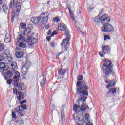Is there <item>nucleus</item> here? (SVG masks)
<instances>
[{"instance_id":"1","label":"nucleus","mask_w":125,"mask_h":125,"mask_svg":"<svg viewBox=\"0 0 125 125\" xmlns=\"http://www.w3.org/2000/svg\"><path fill=\"white\" fill-rule=\"evenodd\" d=\"M77 91L78 96H83L87 99L86 96L88 95V86H86V83L84 80L77 82Z\"/></svg>"},{"instance_id":"2","label":"nucleus","mask_w":125,"mask_h":125,"mask_svg":"<svg viewBox=\"0 0 125 125\" xmlns=\"http://www.w3.org/2000/svg\"><path fill=\"white\" fill-rule=\"evenodd\" d=\"M7 67L5 66V64L4 62H0V72L2 73V76L4 77L5 80H7L10 78L13 77V74L15 72L14 69L8 70Z\"/></svg>"},{"instance_id":"3","label":"nucleus","mask_w":125,"mask_h":125,"mask_svg":"<svg viewBox=\"0 0 125 125\" xmlns=\"http://www.w3.org/2000/svg\"><path fill=\"white\" fill-rule=\"evenodd\" d=\"M80 99L77 100L76 104H74L73 110L75 113H78V109L81 107V111H85L86 109H88V106L84 105V102L86 100L85 97L83 96H78Z\"/></svg>"},{"instance_id":"4","label":"nucleus","mask_w":125,"mask_h":125,"mask_svg":"<svg viewBox=\"0 0 125 125\" xmlns=\"http://www.w3.org/2000/svg\"><path fill=\"white\" fill-rule=\"evenodd\" d=\"M111 21V17L108 16V15L104 14L101 17L98 15L95 18L94 22L95 23H102L103 25H107L109 24V22Z\"/></svg>"},{"instance_id":"5","label":"nucleus","mask_w":125,"mask_h":125,"mask_svg":"<svg viewBox=\"0 0 125 125\" xmlns=\"http://www.w3.org/2000/svg\"><path fill=\"white\" fill-rule=\"evenodd\" d=\"M114 27L112 25L108 24L104 25L102 28V32L104 33H113L114 32Z\"/></svg>"},{"instance_id":"6","label":"nucleus","mask_w":125,"mask_h":125,"mask_svg":"<svg viewBox=\"0 0 125 125\" xmlns=\"http://www.w3.org/2000/svg\"><path fill=\"white\" fill-rule=\"evenodd\" d=\"M31 22L33 24H38L40 26L44 25L43 21H42L40 17H33L31 18Z\"/></svg>"},{"instance_id":"7","label":"nucleus","mask_w":125,"mask_h":125,"mask_svg":"<svg viewBox=\"0 0 125 125\" xmlns=\"http://www.w3.org/2000/svg\"><path fill=\"white\" fill-rule=\"evenodd\" d=\"M28 40L29 41H29L28 43L27 44L28 45L29 48H34V45L37 43V42H38V40L37 38H33L32 39V37L31 36H28L27 37Z\"/></svg>"},{"instance_id":"8","label":"nucleus","mask_w":125,"mask_h":125,"mask_svg":"<svg viewBox=\"0 0 125 125\" xmlns=\"http://www.w3.org/2000/svg\"><path fill=\"white\" fill-rule=\"evenodd\" d=\"M111 52V48L109 46H104L102 48V51L100 52L99 55L101 57H104V55L106 53H110Z\"/></svg>"},{"instance_id":"9","label":"nucleus","mask_w":125,"mask_h":125,"mask_svg":"<svg viewBox=\"0 0 125 125\" xmlns=\"http://www.w3.org/2000/svg\"><path fill=\"white\" fill-rule=\"evenodd\" d=\"M112 64H113V62L108 59H105L104 60V62L103 63V66L102 67V69H105V68L107 67L113 68V65H111V66H110Z\"/></svg>"},{"instance_id":"10","label":"nucleus","mask_w":125,"mask_h":125,"mask_svg":"<svg viewBox=\"0 0 125 125\" xmlns=\"http://www.w3.org/2000/svg\"><path fill=\"white\" fill-rule=\"evenodd\" d=\"M48 12H45L41 14L40 17L41 19V21L43 22L44 25H45L47 23V20H48Z\"/></svg>"},{"instance_id":"11","label":"nucleus","mask_w":125,"mask_h":125,"mask_svg":"<svg viewBox=\"0 0 125 125\" xmlns=\"http://www.w3.org/2000/svg\"><path fill=\"white\" fill-rule=\"evenodd\" d=\"M14 76L13 77V81L14 83V84L15 85H17V83L19 82V78H20V73L18 71H16L15 70L14 72Z\"/></svg>"},{"instance_id":"12","label":"nucleus","mask_w":125,"mask_h":125,"mask_svg":"<svg viewBox=\"0 0 125 125\" xmlns=\"http://www.w3.org/2000/svg\"><path fill=\"white\" fill-rule=\"evenodd\" d=\"M18 51L16 52V56L18 58H21V57H23L24 56V52L23 51L20 50V48L17 47L16 48Z\"/></svg>"},{"instance_id":"13","label":"nucleus","mask_w":125,"mask_h":125,"mask_svg":"<svg viewBox=\"0 0 125 125\" xmlns=\"http://www.w3.org/2000/svg\"><path fill=\"white\" fill-rule=\"evenodd\" d=\"M29 64V62H26L24 65L22 67L21 69V72L23 75H26L27 74V72L29 70V65H28Z\"/></svg>"},{"instance_id":"14","label":"nucleus","mask_w":125,"mask_h":125,"mask_svg":"<svg viewBox=\"0 0 125 125\" xmlns=\"http://www.w3.org/2000/svg\"><path fill=\"white\" fill-rule=\"evenodd\" d=\"M113 67H105V68H102L103 72H104L105 75L107 76L110 75L111 73L113 72Z\"/></svg>"},{"instance_id":"15","label":"nucleus","mask_w":125,"mask_h":125,"mask_svg":"<svg viewBox=\"0 0 125 125\" xmlns=\"http://www.w3.org/2000/svg\"><path fill=\"white\" fill-rule=\"evenodd\" d=\"M13 85L15 86V87H18V89L20 90V91H22L23 90V86H24V83L22 82H17V85L14 84V83H13Z\"/></svg>"},{"instance_id":"16","label":"nucleus","mask_w":125,"mask_h":125,"mask_svg":"<svg viewBox=\"0 0 125 125\" xmlns=\"http://www.w3.org/2000/svg\"><path fill=\"white\" fill-rule=\"evenodd\" d=\"M66 72H67L66 68H61L58 71V74H59V75H61V76H63V75H65V74H66Z\"/></svg>"},{"instance_id":"17","label":"nucleus","mask_w":125,"mask_h":125,"mask_svg":"<svg viewBox=\"0 0 125 125\" xmlns=\"http://www.w3.org/2000/svg\"><path fill=\"white\" fill-rule=\"evenodd\" d=\"M11 41V37L10 36V34H6L5 36V42L8 43Z\"/></svg>"},{"instance_id":"18","label":"nucleus","mask_w":125,"mask_h":125,"mask_svg":"<svg viewBox=\"0 0 125 125\" xmlns=\"http://www.w3.org/2000/svg\"><path fill=\"white\" fill-rule=\"evenodd\" d=\"M18 95H19L18 97H17L18 100L21 101L25 98V95L22 92H18Z\"/></svg>"},{"instance_id":"19","label":"nucleus","mask_w":125,"mask_h":125,"mask_svg":"<svg viewBox=\"0 0 125 125\" xmlns=\"http://www.w3.org/2000/svg\"><path fill=\"white\" fill-rule=\"evenodd\" d=\"M25 37L22 36L21 35H20L18 36V38L17 40V42L19 43V41H21V42H24L25 41Z\"/></svg>"},{"instance_id":"20","label":"nucleus","mask_w":125,"mask_h":125,"mask_svg":"<svg viewBox=\"0 0 125 125\" xmlns=\"http://www.w3.org/2000/svg\"><path fill=\"white\" fill-rule=\"evenodd\" d=\"M21 2H18L17 3H16L14 4V2H13L14 7H16L17 10H20V9L21 8Z\"/></svg>"},{"instance_id":"21","label":"nucleus","mask_w":125,"mask_h":125,"mask_svg":"<svg viewBox=\"0 0 125 125\" xmlns=\"http://www.w3.org/2000/svg\"><path fill=\"white\" fill-rule=\"evenodd\" d=\"M11 67H12V68L11 70H16L17 69V64L16 63V62H13L11 63Z\"/></svg>"},{"instance_id":"22","label":"nucleus","mask_w":125,"mask_h":125,"mask_svg":"<svg viewBox=\"0 0 125 125\" xmlns=\"http://www.w3.org/2000/svg\"><path fill=\"white\" fill-rule=\"evenodd\" d=\"M71 39V37H69V38H67L65 39H64L63 41V44H64V45H68L69 44V40H70Z\"/></svg>"},{"instance_id":"23","label":"nucleus","mask_w":125,"mask_h":125,"mask_svg":"<svg viewBox=\"0 0 125 125\" xmlns=\"http://www.w3.org/2000/svg\"><path fill=\"white\" fill-rule=\"evenodd\" d=\"M116 91H117V88H111L110 89L108 92H107V95H109V93H116Z\"/></svg>"},{"instance_id":"24","label":"nucleus","mask_w":125,"mask_h":125,"mask_svg":"<svg viewBox=\"0 0 125 125\" xmlns=\"http://www.w3.org/2000/svg\"><path fill=\"white\" fill-rule=\"evenodd\" d=\"M31 28H27L24 30V35H25V36H28V35H29V34L31 33Z\"/></svg>"},{"instance_id":"25","label":"nucleus","mask_w":125,"mask_h":125,"mask_svg":"<svg viewBox=\"0 0 125 125\" xmlns=\"http://www.w3.org/2000/svg\"><path fill=\"white\" fill-rule=\"evenodd\" d=\"M19 47L21 48H26V43L23 42H20L19 44Z\"/></svg>"},{"instance_id":"26","label":"nucleus","mask_w":125,"mask_h":125,"mask_svg":"<svg viewBox=\"0 0 125 125\" xmlns=\"http://www.w3.org/2000/svg\"><path fill=\"white\" fill-rule=\"evenodd\" d=\"M61 119H62V121H63V120L64 121V120H65V114L64 112V108H62L61 110Z\"/></svg>"},{"instance_id":"27","label":"nucleus","mask_w":125,"mask_h":125,"mask_svg":"<svg viewBox=\"0 0 125 125\" xmlns=\"http://www.w3.org/2000/svg\"><path fill=\"white\" fill-rule=\"evenodd\" d=\"M64 30H65L64 35L66 36V38H70V37H71V35L69 33V29H67V27H66L65 29H64Z\"/></svg>"},{"instance_id":"28","label":"nucleus","mask_w":125,"mask_h":125,"mask_svg":"<svg viewBox=\"0 0 125 125\" xmlns=\"http://www.w3.org/2000/svg\"><path fill=\"white\" fill-rule=\"evenodd\" d=\"M61 28L63 29V30H65V29H66V25H65V24H64V23H60V25L58 26V29H61Z\"/></svg>"},{"instance_id":"29","label":"nucleus","mask_w":125,"mask_h":125,"mask_svg":"<svg viewBox=\"0 0 125 125\" xmlns=\"http://www.w3.org/2000/svg\"><path fill=\"white\" fill-rule=\"evenodd\" d=\"M45 80H46V78H45V76H43L42 81L40 83L41 86H43V85H44V83H45Z\"/></svg>"},{"instance_id":"30","label":"nucleus","mask_w":125,"mask_h":125,"mask_svg":"<svg viewBox=\"0 0 125 125\" xmlns=\"http://www.w3.org/2000/svg\"><path fill=\"white\" fill-rule=\"evenodd\" d=\"M18 115L19 117H23L24 114H23V109H21V110L18 112Z\"/></svg>"},{"instance_id":"31","label":"nucleus","mask_w":125,"mask_h":125,"mask_svg":"<svg viewBox=\"0 0 125 125\" xmlns=\"http://www.w3.org/2000/svg\"><path fill=\"white\" fill-rule=\"evenodd\" d=\"M6 59L8 62H12V56H7L6 57Z\"/></svg>"},{"instance_id":"32","label":"nucleus","mask_w":125,"mask_h":125,"mask_svg":"<svg viewBox=\"0 0 125 125\" xmlns=\"http://www.w3.org/2000/svg\"><path fill=\"white\" fill-rule=\"evenodd\" d=\"M109 84H111V86H114L115 84H116V81L115 80H110L109 82Z\"/></svg>"},{"instance_id":"33","label":"nucleus","mask_w":125,"mask_h":125,"mask_svg":"<svg viewBox=\"0 0 125 125\" xmlns=\"http://www.w3.org/2000/svg\"><path fill=\"white\" fill-rule=\"evenodd\" d=\"M14 113H17V112L21 111V109L20 108V106H17L16 108H14Z\"/></svg>"},{"instance_id":"34","label":"nucleus","mask_w":125,"mask_h":125,"mask_svg":"<svg viewBox=\"0 0 125 125\" xmlns=\"http://www.w3.org/2000/svg\"><path fill=\"white\" fill-rule=\"evenodd\" d=\"M3 10L4 12H6V11L8 10V7H7V5H3Z\"/></svg>"},{"instance_id":"35","label":"nucleus","mask_w":125,"mask_h":125,"mask_svg":"<svg viewBox=\"0 0 125 125\" xmlns=\"http://www.w3.org/2000/svg\"><path fill=\"white\" fill-rule=\"evenodd\" d=\"M54 21L56 23H58L60 21V19L59 17H55L53 19Z\"/></svg>"},{"instance_id":"36","label":"nucleus","mask_w":125,"mask_h":125,"mask_svg":"<svg viewBox=\"0 0 125 125\" xmlns=\"http://www.w3.org/2000/svg\"><path fill=\"white\" fill-rule=\"evenodd\" d=\"M4 54H5V55H9V54H10V52H9V50H5Z\"/></svg>"},{"instance_id":"37","label":"nucleus","mask_w":125,"mask_h":125,"mask_svg":"<svg viewBox=\"0 0 125 125\" xmlns=\"http://www.w3.org/2000/svg\"><path fill=\"white\" fill-rule=\"evenodd\" d=\"M14 17H15V14L12 13L11 16V22L13 23L14 22Z\"/></svg>"},{"instance_id":"38","label":"nucleus","mask_w":125,"mask_h":125,"mask_svg":"<svg viewBox=\"0 0 125 125\" xmlns=\"http://www.w3.org/2000/svg\"><path fill=\"white\" fill-rule=\"evenodd\" d=\"M13 93L16 95H18V90L16 88H14L13 90Z\"/></svg>"},{"instance_id":"39","label":"nucleus","mask_w":125,"mask_h":125,"mask_svg":"<svg viewBox=\"0 0 125 125\" xmlns=\"http://www.w3.org/2000/svg\"><path fill=\"white\" fill-rule=\"evenodd\" d=\"M7 83L9 84V85H10L11 84V83H12V79L11 78H10L9 79H7Z\"/></svg>"},{"instance_id":"40","label":"nucleus","mask_w":125,"mask_h":125,"mask_svg":"<svg viewBox=\"0 0 125 125\" xmlns=\"http://www.w3.org/2000/svg\"><path fill=\"white\" fill-rule=\"evenodd\" d=\"M20 26L22 29H26V24L25 23H20Z\"/></svg>"},{"instance_id":"41","label":"nucleus","mask_w":125,"mask_h":125,"mask_svg":"<svg viewBox=\"0 0 125 125\" xmlns=\"http://www.w3.org/2000/svg\"><path fill=\"white\" fill-rule=\"evenodd\" d=\"M4 49V46L2 44H0V52H1Z\"/></svg>"},{"instance_id":"42","label":"nucleus","mask_w":125,"mask_h":125,"mask_svg":"<svg viewBox=\"0 0 125 125\" xmlns=\"http://www.w3.org/2000/svg\"><path fill=\"white\" fill-rule=\"evenodd\" d=\"M85 118L86 122H87L88 121V119H89V114H85Z\"/></svg>"},{"instance_id":"43","label":"nucleus","mask_w":125,"mask_h":125,"mask_svg":"<svg viewBox=\"0 0 125 125\" xmlns=\"http://www.w3.org/2000/svg\"><path fill=\"white\" fill-rule=\"evenodd\" d=\"M68 9L70 13V17H72L73 16H74V14L71 11V9H70V8L68 7Z\"/></svg>"},{"instance_id":"44","label":"nucleus","mask_w":125,"mask_h":125,"mask_svg":"<svg viewBox=\"0 0 125 125\" xmlns=\"http://www.w3.org/2000/svg\"><path fill=\"white\" fill-rule=\"evenodd\" d=\"M83 75L78 76V81H82V80H83Z\"/></svg>"},{"instance_id":"45","label":"nucleus","mask_w":125,"mask_h":125,"mask_svg":"<svg viewBox=\"0 0 125 125\" xmlns=\"http://www.w3.org/2000/svg\"><path fill=\"white\" fill-rule=\"evenodd\" d=\"M15 113L14 111L12 112V116L14 119H16V114H15Z\"/></svg>"},{"instance_id":"46","label":"nucleus","mask_w":125,"mask_h":125,"mask_svg":"<svg viewBox=\"0 0 125 125\" xmlns=\"http://www.w3.org/2000/svg\"><path fill=\"white\" fill-rule=\"evenodd\" d=\"M20 107V109H22L23 111H24V110H27V107H26V105L21 106Z\"/></svg>"},{"instance_id":"47","label":"nucleus","mask_w":125,"mask_h":125,"mask_svg":"<svg viewBox=\"0 0 125 125\" xmlns=\"http://www.w3.org/2000/svg\"><path fill=\"white\" fill-rule=\"evenodd\" d=\"M4 60V57L2 55H0V61H3Z\"/></svg>"},{"instance_id":"48","label":"nucleus","mask_w":125,"mask_h":125,"mask_svg":"<svg viewBox=\"0 0 125 125\" xmlns=\"http://www.w3.org/2000/svg\"><path fill=\"white\" fill-rule=\"evenodd\" d=\"M104 40H110V36H108V35H104Z\"/></svg>"},{"instance_id":"49","label":"nucleus","mask_w":125,"mask_h":125,"mask_svg":"<svg viewBox=\"0 0 125 125\" xmlns=\"http://www.w3.org/2000/svg\"><path fill=\"white\" fill-rule=\"evenodd\" d=\"M54 35H57V32H56V31H54L50 37H53V36H54Z\"/></svg>"},{"instance_id":"50","label":"nucleus","mask_w":125,"mask_h":125,"mask_svg":"<svg viewBox=\"0 0 125 125\" xmlns=\"http://www.w3.org/2000/svg\"><path fill=\"white\" fill-rule=\"evenodd\" d=\"M26 102H27V101H26V100H24L20 103V104L22 105V104H24V103H26Z\"/></svg>"},{"instance_id":"51","label":"nucleus","mask_w":125,"mask_h":125,"mask_svg":"<svg viewBox=\"0 0 125 125\" xmlns=\"http://www.w3.org/2000/svg\"><path fill=\"white\" fill-rule=\"evenodd\" d=\"M13 3H12V1H11L10 3V4L9 5V8H12V5H13Z\"/></svg>"},{"instance_id":"52","label":"nucleus","mask_w":125,"mask_h":125,"mask_svg":"<svg viewBox=\"0 0 125 125\" xmlns=\"http://www.w3.org/2000/svg\"><path fill=\"white\" fill-rule=\"evenodd\" d=\"M23 124H24V120H21V122H20V125H23Z\"/></svg>"},{"instance_id":"53","label":"nucleus","mask_w":125,"mask_h":125,"mask_svg":"<svg viewBox=\"0 0 125 125\" xmlns=\"http://www.w3.org/2000/svg\"><path fill=\"white\" fill-rule=\"evenodd\" d=\"M112 85H111V84H108V85H107V86H106V88H108V89H109V88H110V87H112Z\"/></svg>"},{"instance_id":"54","label":"nucleus","mask_w":125,"mask_h":125,"mask_svg":"<svg viewBox=\"0 0 125 125\" xmlns=\"http://www.w3.org/2000/svg\"><path fill=\"white\" fill-rule=\"evenodd\" d=\"M82 118H83V116H82ZM77 120H78L79 121V122H83V119H80V117H78V119Z\"/></svg>"},{"instance_id":"55","label":"nucleus","mask_w":125,"mask_h":125,"mask_svg":"<svg viewBox=\"0 0 125 125\" xmlns=\"http://www.w3.org/2000/svg\"><path fill=\"white\" fill-rule=\"evenodd\" d=\"M54 45H55V44L54 43V42H52V43H51V46L52 47H54Z\"/></svg>"},{"instance_id":"56","label":"nucleus","mask_w":125,"mask_h":125,"mask_svg":"<svg viewBox=\"0 0 125 125\" xmlns=\"http://www.w3.org/2000/svg\"><path fill=\"white\" fill-rule=\"evenodd\" d=\"M46 40H47V41H48V42H49V41H50V37L49 36L47 37Z\"/></svg>"},{"instance_id":"57","label":"nucleus","mask_w":125,"mask_h":125,"mask_svg":"<svg viewBox=\"0 0 125 125\" xmlns=\"http://www.w3.org/2000/svg\"><path fill=\"white\" fill-rule=\"evenodd\" d=\"M45 28H46L47 30H48V29H49V25H46V26H45Z\"/></svg>"},{"instance_id":"58","label":"nucleus","mask_w":125,"mask_h":125,"mask_svg":"<svg viewBox=\"0 0 125 125\" xmlns=\"http://www.w3.org/2000/svg\"><path fill=\"white\" fill-rule=\"evenodd\" d=\"M70 18H71L72 20L73 21H75V18L74 17V16L73 17H70Z\"/></svg>"},{"instance_id":"59","label":"nucleus","mask_w":125,"mask_h":125,"mask_svg":"<svg viewBox=\"0 0 125 125\" xmlns=\"http://www.w3.org/2000/svg\"><path fill=\"white\" fill-rule=\"evenodd\" d=\"M51 34V30H49L48 32V35H50Z\"/></svg>"},{"instance_id":"60","label":"nucleus","mask_w":125,"mask_h":125,"mask_svg":"<svg viewBox=\"0 0 125 125\" xmlns=\"http://www.w3.org/2000/svg\"><path fill=\"white\" fill-rule=\"evenodd\" d=\"M67 50H68V48L66 47V46H64V51H67Z\"/></svg>"},{"instance_id":"61","label":"nucleus","mask_w":125,"mask_h":125,"mask_svg":"<svg viewBox=\"0 0 125 125\" xmlns=\"http://www.w3.org/2000/svg\"><path fill=\"white\" fill-rule=\"evenodd\" d=\"M80 32L81 33V34H83H83H85V32H83L82 31H81L80 29H79Z\"/></svg>"},{"instance_id":"62","label":"nucleus","mask_w":125,"mask_h":125,"mask_svg":"<svg viewBox=\"0 0 125 125\" xmlns=\"http://www.w3.org/2000/svg\"><path fill=\"white\" fill-rule=\"evenodd\" d=\"M86 125H93V124L92 123H90L89 124H88V123H86Z\"/></svg>"},{"instance_id":"63","label":"nucleus","mask_w":125,"mask_h":125,"mask_svg":"<svg viewBox=\"0 0 125 125\" xmlns=\"http://www.w3.org/2000/svg\"><path fill=\"white\" fill-rule=\"evenodd\" d=\"M15 123H16V124H18V123H19V121L16 120H15Z\"/></svg>"},{"instance_id":"64","label":"nucleus","mask_w":125,"mask_h":125,"mask_svg":"<svg viewBox=\"0 0 125 125\" xmlns=\"http://www.w3.org/2000/svg\"><path fill=\"white\" fill-rule=\"evenodd\" d=\"M105 83H110V82L108 80H105Z\"/></svg>"}]
</instances>
